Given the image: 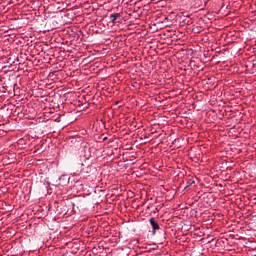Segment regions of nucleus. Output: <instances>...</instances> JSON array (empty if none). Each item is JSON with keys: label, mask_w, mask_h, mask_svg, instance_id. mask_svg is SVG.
I'll return each instance as SVG.
<instances>
[{"label": "nucleus", "mask_w": 256, "mask_h": 256, "mask_svg": "<svg viewBox=\"0 0 256 256\" xmlns=\"http://www.w3.org/2000/svg\"><path fill=\"white\" fill-rule=\"evenodd\" d=\"M149 223L152 227V235H155L159 231V224L155 221V218H150Z\"/></svg>", "instance_id": "nucleus-1"}, {"label": "nucleus", "mask_w": 256, "mask_h": 256, "mask_svg": "<svg viewBox=\"0 0 256 256\" xmlns=\"http://www.w3.org/2000/svg\"><path fill=\"white\" fill-rule=\"evenodd\" d=\"M121 17V13H114L110 15V21L111 23L115 24V21H117Z\"/></svg>", "instance_id": "nucleus-2"}, {"label": "nucleus", "mask_w": 256, "mask_h": 256, "mask_svg": "<svg viewBox=\"0 0 256 256\" xmlns=\"http://www.w3.org/2000/svg\"><path fill=\"white\" fill-rule=\"evenodd\" d=\"M191 185H195V181L194 180H189L187 182V186L186 187H191Z\"/></svg>", "instance_id": "nucleus-3"}, {"label": "nucleus", "mask_w": 256, "mask_h": 256, "mask_svg": "<svg viewBox=\"0 0 256 256\" xmlns=\"http://www.w3.org/2000/svg\"><path fill=\"white\" fill-rule=\"evenodd\" d=\"M253 256H256V254H254Z\"/></svg>", "instance_id": "nucleus-4"}]
</instances>
